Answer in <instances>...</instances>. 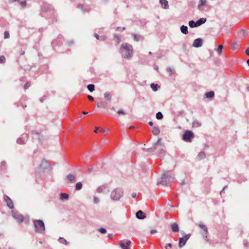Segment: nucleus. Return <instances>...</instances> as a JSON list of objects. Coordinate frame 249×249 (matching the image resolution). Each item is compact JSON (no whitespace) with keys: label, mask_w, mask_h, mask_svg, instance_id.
I'll return each mask as SVG.
<instances>
[{"label":"nucleus","mask_w":249,"mask_h":249,"mask_svg":"<svg viewBox=\"0 0 249 249\" xmlns=\"http://www.w3.org/2000/svg\"><path fill=\"white\" fill-rule=\"evenodd\" d=\"M240 34H242L243 37L244 38L246 37L248 35V33L244 29H242L240 31Z\"/></svg>","instance_id":"obj_42"},{"label":"nucleus","mask_w":249,"mask_h":249,"mask_svg":"<svg viewBox=\"0 0 249 249\" xmlns=\"http://www.w3.org/2000/svg\"><path fill=\"white\" fill-rule=\"evenodd\" d=\"M82 184L81 182H78L76 183L75 185V190L77 191L81 190L82 188Z\"/></svg>","instance_id":"obj_32"},{"label":"nucleus","mask_w":249,"mask_h":249,"mask_svg":"<svg viewBox=\"0 0 249 249\" xmlns=\"http://www.w3.org/2000/svg\"><path fill=\"white\" fill-rule=\"evenodd\" d=\"M160 3L164 9H167L169 8L168 2L166 0H160Z\"/></svg>","instance_id":"obj_21"},{"label":"nucleus","mask_w":249,"mask_h":249,"mask_svg":"<svg viewBox=\"0 0 249 249\" xmlns=\"http://www.w3.org/2000/svg\"><path fill=\"white\" fill-rule=\"evenodd\" d=\"M118 114H123V115H125V113L124 111L123 110H119L118 112H117Z\"/></svg>","instance_id":"obj_54"},{"label":"nucleus","mask_w":249,"mask_h":249,"mask_svg":"<svg viewBox=\"0 0 249 249\" xmlns=\"http://www.w3.org/2000/svg\"><path fill=\"white\" fill-rule=\"evenodd\" d=\"M194 137L195 135L193 132L191 130H187L184 132L182 139L186 142H191Z\"/></svg>","instance_id":"obj_5"},{"label":"nucleus","mask_w":249,"mask_h":249,"mask_svg":"<svg viewBox=\"0 0 249 249\" xmlns=\"http://www.w3.org/2000/svg\"><path fill=\"white\" fill-rule=\"evenodd\" d=\"M114 40L116 42L117 44H119L120 42V39L117 35H114Z\"/></svg>","instance_id":"obj_47"},{"label":"nucleus","mask_w":249,"mask_h":249,"mask_svg":"<svg viewBox=\"0 0 249 249\" xmlns=\"http://www.w3.org/2000/svg\"><path fill=\"white\" fill-rule=\"evenodd\" d=\"M167 71H168L169 73V74L170 75H172L175 73V70L174 69L171 67H168L166 69Z\"/></svg>","instance_id":"obj_35"},{"label":"nucleus","mask_w":249,"mask_h":249,"mask_svg":"<svg viewBox=\"0 0 249 249\" xmlns=\"http://www.w3.org/2000/svg\"><path fill=\"white\" fill-rule=\"evenodd\" d=\"M104 97L108 101L110 102L111 96L109 93L106 92L104 93Z\"/></svg>","instance_id":"obj_31"},{"label":"nucleus","mask_w":249,"mask_h":249,"mask_svg":"<svg viewBox=\"0 0 249 249\" xmlns=\"http://www.w3.org/2000/svg\"><path fill=\"white\" fill-rule=\"evenodd\" d=\"M199 227L201 228L202 229H203L204 230V231H205L206 232V233L207 234L208 231V229L207 228V227L203 224H199Z\"/></svg>","instance_id":"obj_37"},{"label":"nucleus","mask_w":249,"mask_h":249,"mask_svg":"<svg viewBox=\"0 0 249 249\" xmlns=\"http://www.w3.org/2000/svg\"><path fill=\"white\" fill-rule=\"evenodd\" d=\"M67 43L68 46L71 47L74 44V42L73 40H70L68 41Z\"/></svg>","instance_id":"obj_46"},{"label":"nucleus","mask_w":249,"mask_h":249,"mask_svg":"<svg viewBox=\"0 0 249 249\" xmlns=\"http://www.w3.org/2000/svg\"><path fill=\"white\" fill-rule=\"evenodd\" d=\"M188 24L191 28H195L198 27L196 21L195 22L193 20L189 21Z\"/></svg>","instance_id":"obj_26"},{"label":"nucleus","mask_w":249,"mask_h":249,"mask_svg":"<svg viewBox=\"0 0 249 249\" xmlns=\"http://www.w3.org/2000/svg\"><path fill=\"white\" fill-rule=\"evenodd\" d=\"M171 228L172 231L174 232H177L179 231L178 225L176 223L171 224Z\"/></svg>","instance_id":"obj_19"},{"label":"nucleus","mask_w":249,"mask_h":249,"mask_svg":"<svg viewBox=\"0 0 249 249\" xmlns=\"http://www.w3.org/2000/svg\"><path fill=\"white\" fill-rule=\"evenodd\" d=\"M35 136H36V137L38 138V139H39V140L40 141V142H42V136H41L39 134H38V133H35Z\"/></svg>","instance_id":"obj_44"},{"label":"nucleus","mask_w":249,"mask_h":249,"mask_svg":"<svg viewBox=\"0 0 249 249\" xmlns=\"http://www.w3.org/2000/svg\"><path fill=\"white\" fill-rule=\"evenodd\" d=\"M152 132L154 135H157L160 133V131L158 127L154 126L152 128Z\"/></svg>","instance_id":"obj_25"},{"label":"nucleus","mask_w":249,"mask_h":249,"mask_svg":"<svg viewBox=\"0 0 249 249\" xmlns=\"http://www.w3.org/2000/svg\"><path fill=\"white\" fill-rule=\"evenodd\" d=\"M161 140V139L159 138L158 139V141L153 144V147L149 148V150H150V151H154V150L157 148L158 146H160V147L159 148V150H160L159 154H162V155L164 153V150L163 149L164 146L161 143V142H160Z\"/></svg>","instance_id":"obj_6"},{"label":"nucleus","mask_w":249,"mask_h":249,"mask_svg":"<svg viewBox=\"0 0 249 249\" xmlns=\"http://www.w3.org/2000/svg\"><path fill=\"white\" fill-rule=\"evenodd\" d=\"M120 53L123 58L130 59L133 55L132 46L127 43L122 44L120 48Z\"/></svg>","instance_id":"obj_1"},{"label":"nucleus","mask_w":249,"mask_h":249,"mask_svg":"<svg viewBox=\"0 0 249 249\" xmlns=\"http://www.w3.org/2000/svg\"><path fill=\"white\" fill-rule=\"evenodd\" d=\"M42 9L43 10H44L46 12H48V11H51L52 10V9H53V8H52V5H51L50 4H45L42 6Z\"/></svg>","instance_id":"obj_20"},{"label":"nucleus","mask_w":249,"mask_h":249,"mask_svg":"<svg viewBox=\"0 0 249 249\" xmlns=\"http://www.w3.org/2000/svg\"><path fill=\"white\" fill-rule=\"evenodd\" d=\"M131 242L130 240H127L125 243L124 241L119 242V245L122 249H129Z\"/></svg>","instance_id":"obj_9"},{"label":"nucleus","mask_w":249,"mask_h":249,"mask_svg":"<svg viewBox=\"0 0 249 249\" xmlns=\"http://www.w3.org/2000/svg\"><path fill=\"white\" fill-rule=\"evenodd\" d=\"M239 46V45L238 44V42L235 41L231 45V48L232 50L234 51Z\"/></svg>","instance_id":"obj_30"},{"label":"nucleus","mask_w":249,"mask_h":249,"mask_svg":"<svg viewBox=\"0 0 249 249\" xmlns=\"http://www.w3.org/2000/svg\"><path fill=\"white\" fill-rule=\"evenodd\" d=\"M132 36H133L134 40L137 42L139 41L141 39H143V37L139 35L133 34H132Z\"/></svg>","instance_id":"obj_24"},{"label":"nucleus","mask_w":249,"mask_h":249,"mask_svg":"<svg viewBox=\"0 0 249 249\" xmlns=\"http://www.w3.org/2000/svg\"><path fill=\"white\" fill-rule=\"evenodd\" d=\"M99 231L101 233H105L107 232V230L105 228H101L99 229Z\"/></svg>","instance_id":"obj_49"},{"label":"nucleus","mask_w":249,"mask_h":249,"mask_svg":"<svg viewBox=\"0 0 249 249\" xmlns=\"http://www.w3.org/2000/svg\"><path fill=\"white\" fill-rule=\"evenodd\" d=\"M60 198L61 200H66L69 198V195L66 193H61Z\"/></svg>","instance_id":"obj_29"},{"label":"nucleus","mask_w":249,"mask_h":249,"mask_svg":"<svg viewBox=\"0 0 249 249\" xmlns=\"http://www.w3.org/2000/svg\"><path fill=\"white\" fill-rule=\"evenodd\" d=\"M157 232V231L156 230H152L150 231L151 234H154L155 233H156Z\"/></svg>","instance_id":"obj_60"},{"label":"nucleus","mask_w":249,"mask_h":249,"mask_svg":"<svg viewBox=\"0 0 249 249\" xmlns=\"http://www.w3.org/2000/svg\"><path fill=\"white\" fill-rule=\"evenodd\" d=\"M88 98L90 100V101H93L94 100V98L91 96V95H88Z\"/></svg>","instance_id":"obj_57"},{"label":"nucleus","mask_w":249,"mask_h":249,"mask_svg":"<svg viewBox=\"0 0 249 249\" xmlns=\"http://www.w3.org/2000/svg\"><path fill=\"white\" fill-rule=\"evenodd\" d=\"M65 180L67 183H74L76 181L75 175L70 174L68 175L65 178Z\"/></svg>","instance_id":"obj_12"},{"label":"nucleus","mask_w":249,"mask_h":249,"mask_svg":"<svg viewBox=\"0 0 249 249\" xmlns=\"http://www.w3.org/2000/svg\"><path fill=\"white\" fill-rule=\"evenodd\" d=\"M44 100H45L44 97H42L41 98H40L39 100H40V102H43Z\"/></svg>","instance_id":"obj_64"},{"label":"nucleus","mask_w":249,"mask_h":249,"mask_svg":"<svg viewBox=\"0 0 249 249\" xmlns=\"http://www.w3.org/2000/svg\"><path fill=\"white\" fill-rule=\"evenodd\" d=\"M223 49V45L222 44L219 45L216 50V52L218 55H221L222 53V50Z\"/></svg>","instance_id":"obj_28"},{"label":"nucleus","mask_w":249,"mask_h":249,"mask_svg":"<svg viewBox=\"0 0 249 249\" xmlns=\"http://www.w3.org/2000/svg\"><path fill=\"white\" fill-rule=\"evenodd\" d=\"M131 196L133 198H135L137 196V194L136 193H133L131 195Z\"/></svg>","instance_id":"obj_62"},{"label":"nucleus","mask_w":249,"mask_h":249,"mask_svg":"<svg viewBox=\"0 0 249 249\" xmlns=\"http://www.w3.org/2000/svg\"><path fill=\"white\" fill-rule=\"evenodd\" d=\"M175 178L171 176L168 171H164L161 177L158 179V183L163 186H169L174 182Z\"/></svg>","instance_id":"obj_2"},{"label":"nucleus","mask_w":249,"mask_h":249,"mask_svg":"<svg viewBox=\"0 0 249 249\" xmlns=\"http://www.w3.org/2000/svg\"><path fill=\"white\" fill-rule=\"evenodd\" d=\"M78 8L82 10L84 12L85 11V10L84 9V6L82 4H79L78 5Z\"/></svg>","instance_id":"obj_55"},{"label":"nucleus","mask_w":249,"mask_h":249,"mask_svg":"<svg viewBox=\"0 0 249 249\" xmlns=\"http://www.w3.org/2000/svg\"><path fill=\"white\" fill-rule=\"evenodd\" d=\"M4 201L6 203L7 206L10 209H12L14 208V204L12 199L7 196H4Z\"/></svg>","instance_id":"obj_11"},{"label":"nucleus","mask_w":249,"mask_h":249,"mask_svg":"<svg viewBox=\"0 0 249 249\" xmlns=\"http://www.w3.org/2000/svg\"><path fill=\"white\" fill-rule=\"evenodd\" d=\"M136 216L138 219L142 220L146 217V215L142 210H139L136 213Z\"/></svg>","instance_id":"obj_17"},{"label":"nucleus","mask_w":249,"mask_h":249,"mask_svg":"<svg viewBox=\"0 0 249 249\" xmlns=\"http://www.w3.org/2000/svg\"><path fill=\"white\" fill-rule=\"evenodd\" d=\"M12 214L13 217L19 222H22L23 221L24 217L22 215L16 212L12 211Z\"/></svg>","instance_id":"obj_10"},{"label":"nucleus","mask_w":249,"mask_h":249,"mask_svg":"<svg viewBox=\"0 0 249 249\" xmlns=\"http://www.w3.org/2000/svg\"><path fill=\"white\" fill-rule=\"evenodd\" d=\"M245 53L246 54L249 56V47L246 50Z\"/></svg>","instance_id":"obj_58"},{"label":"nucleus","mask_w":249,"mask_h":249,"mask_svg":"<svg viewBox=\"0 0 249 249\" xmlns=\"http://www.w3.org/2000/svg\"><path fill=\"white\" fill-rule=\"evenodd\" d=\"M206 20H207L206 18H199V19H198L196 21V23L197 24V26H199L201 25L202 24L205 23L206 21Z\"/></svg>","instance_id":"obj_23"},{"label":"nucleus","mask_w":249,"mask_h":249,"mask_svg":"<svg viewBox=\"0 0 249 249\" xmlns=\"http://www.w3.org/2000/svg\"><path fill=\"white\" fill-rule=\"evenodd\" d=\"M0 167L2 170L5 169L6 167V164L5 161H2L0 164Z\"/></svg>","instance_id":"obj_41"},{"label":"nucleus","mask_w":249,"mask_h":249,"mask_svg":"<svg viewBox=\"0 0 249 249\" xmlns=\"http://www.w3.org/2000/svg\"><path fill=\"white\" fill-rule=\"evenodd\" d=\"M93 202L95 204H98L99 202V199L96 196H94Z\"/></svg>","instance_id":"obj_48"},{"label":"nucleus","mask_w":249,"mask_h":249,"mask_svg":"<svg viewBox=\"0 0 249 249\" xmlns=\"http://www.w3.org/2000/svg\"><path fill=\"white\" fill-rule=\"evenodd\" d=\"M28 138V135L27 134H23L20 138L17 139V142L18 144H25L27 142Z\"/></svg>","instance_id":"obj_8"},{"label":"nucleus","mask_w":249,"mask_h":249,"mask_svg":"<svg viewBox=\"0 0 249 249\" xmlns=\"http://www.w3.org/2000/svg\"><path fill=\"white\" fill-rule=\"evenodd\" d=\"M214 95V93L213 91H210L209 92H207L205 94L206 97L207 98H213Z\"/></svg>","instance_id":"obj_27"},{"label":"nucleus","mask_w":249,"mask_h":249,"mask_svg":"<svg viewBox=\"0 0 249 249\" xmlns=\"http://www.w3.org/2000/svg\"><path fill=\"white\" fill-rule=\"evenodd\" d=\"M105 189V187H104V186H100L97 189V191L98 192V193H102L103 192L104 190Z\"/></svg>","instance_id":"obj_43"},{"label":"nucleus","mask_w":249,"mask_h":249,"mask_svg":"<svg viewBox=\"0 0 249 249\" xmlns=\"http://www.w3.org/2000/svg\"><path fill=\"white\" fill-rule=\"evenodd\" d=\"M200 126H201V124L198 121L196 120L194 121V122H193V127H199Z\"/></svg>","instance_id":"obj_36"},{"label":"nucleus","mask_w":249,"mask_h":249,"mask_svg":"<svg viewBox=\"0 0 249 249\" xmlns=\"http://www.w3.org/2000/svg\"><path fill=\"white\" fill-rule=\"evenodd\" d=\"M204 239L207 242H209V240L207 238V235L206 233V235L204 236Z\"/></svg>","instance_id":"obj_61"},{"label":"nucleus","mask_w":249,"mask_h":249,"mask_svg":"<svg viewBox=\"0 0 249 249\" xmlns=\"http://www.w3.org/2000/svg\"><path fill=\"white\" fill-rule=\"evenodd\" d=\"M5 61V57L3 55L0 56V63H4Z\"/></svg>","instance_id":"obj_45"},{"label":"nucleus","mask_w":249,"mask_h":249,"mask_svg":"<svg viewBox=\"0 0 249 249\" xmlns=\"http://www.w3.org/2000/svg\"><path fill=\"white\" fill-rule=\"evenodd\" d=\"M198 157L199 160H201V159H203L205 158V157H206L205 153L203 151L199 152L198 155Z\"/></svg>","instance_id":"obj_34"},{"label":"nucleus","mask_w":249,"mask_h":249,"mask_svg":"<svg viewBox=\"0 0 249 249\" xmlns=\"http://www.w3.org/2000/svg\"><path fill=\"white\" fill-rule=\"evenodd\" d=\"M63 37L61 36H59L56 39H54L52 42L53 46L60 45L62 44Z\"/></svg>","instance_id":"obj_14"},{"label":"nucleus","mask_w":249,"mask_h":249,"mask_svg":"<svg viewBox=\"0 0 249 249\" xmlns=\"http://www.w3.org/2000/svg\"><path fill=\"white\" fill-rule=\"evenodd\" d=\"M30 86V82H26L24 86V89H26Z\"/></svg>","instance_id":"obj_51"},{"label":"nucleus","mask_w":249,"mask_h":249,"mask_svg":"<svg viewBox=\"0 0 249 249\" xmlns=\"http://www.w3.org/2000/svg\"><path fill=\"white\" fill-rule=\"evenodd\" d=\"M35 227V231L36 232L43 234L45 231V224L41 220H34L33 221Z\"/></svg>","instance_id":"obj_3"},{"label":"nucleus","mask_w":249,"mask_h":249,"mask_svg":"<svg viewBox=\"0 0 249 249\" xmlns=\"http://www.w3.org/2000/svg\"><path fill=\"white\" fill-rule=\"evenodd\" d=\"M207 6V1L206 0H199V4L197 6V9L199 11H203V7Z\"/></svg>","instance_id":"obj_16"},{"label":"nucleus","mask_w":249,"mask_h":249,"mask_svg":"<svg viewBox=\"0 0 249 249\" xmlns=\"http://www.w3.org/2000/svg\"><path fill=\"white\" fill-rule=\"evenodd\" d=\"M124 195V190L121 188H117L113 189L111 192L110 198L114 201L120 200Z\"/></svg>","instance_id":"obj_4"},{"label":"nucleus","mask_w":249,"mask_h":249,"mask_svg":"<svg viewBox=\"0 0 249 249\" xmlns=\"http://www.w3.org/2000/svg\"><path fill=\"white\" fill-rule=\"evenodd\" d=\"M109 130L108 129H107V130H105V129H101V132L103 133L104 135H106L107 132H108Z\"/></svg>","instance_id":"obj_53"},{"label":"nucleus","mask_w":249,"mask_h":249,"mask_svg":"<svg viewBox=\"0 0 249 249\" xmlns=\"http://www.w3.org/2000/svg\"><path fill=\"white\" fill-rule=\"evenodd\" d=\"M97 106L99 108H106L107 107L108 104L106 102L102 101L97 103Z\"/></svg>","instance_id":"obj_18"},{"label":"nucleus","mask_w":249,"mask_h":249,"mask_svg":"<svg viewBox=\"0 0 249 249\" xmlns=\"http://www.w3.org/2000/svg\"><path fill=\"white\" fill-rule=\"evenodd\" d=\"M203 40L201 38H198L194 41L193 46L196 48H199L202 45Z\"/></svg>","instance_id":"obj_13"},{"label":"nucleus","mask_w":249,"mask_h":249,"mask_svg":"<svg viewBox=\"0 0 249 249\" xmlns=\"http://www.w3.org/2000/svg\"><path fill=\"white\" fill-rule=\"evenodd\" d=\"M88 89L90 92H93L95 89V86L93 84H89L88 85Z\"/></svg>","instance_id":"obj_33"},{"label":"nucleus","mask_w":249,"mask_h":249,"mask_svg":"<svg viewBox=\"0 0 249 249\" xmlns=\"http://www.w3.org/2000/svg\"><path fill=\"white\" fill-rule=\"evenodd\" d=\"M4 38H9L10 37L9 33L7 31L4 32Z\"/></svg>","instance_id":"obj_50"},{"label":"nucleus","mask_w":249,"mask_h":249,"mask_svg":"<svg viewBox=\"0 0 249 249\" xmlns=\"http://www.w3.org/2000/svg\"><path fill=\"white\" fill-rule=\"evenodd\" d=\"M20 4H21V5L22 6H23V7H25V6H26V2L25 1H21V2H20Z\"/></svg>","instance_id":"obj_56"},{"label":"nucleus","mask_w":249,"mask_h":249,"mask_svg":"<svg viewBox=\"0 0 249 249\" xmlns=\"http://www.w3.org/2000/svg\"><path fill=\"white\" fill-rule=\"evenodd\" d=\"M107 237H108L109 238L111 239V238H113V234H112V233H109V234H108V235H107Z\"/></svg>","instance_id":"obj_59"},{"label":"nucleus","mask_w":249,"mask_h":249,"mask_svg":"<svg viewBox=\"0 0 249 249\" xmlns=\"http://www.w3.org/2000/svg\"><path fill=\"white\" fill-rule=\"evenodd\" d=\"M58 241L61 244L65 245H67L68 244V242L67 241V240L63 237H59Z\"/></svg>","instance_id":"obj_39"},{"label":"nucleus","mask_w":249,"mask_h":249,"mask_svg":"<svg viewBox=\"0 0 249 249\" xmlns=\"http://www.w3.org/2000/svg\"><path fill=\"white\" fill-rule=\"evenodd\" d=\"M151 87L153 91H156L158 90V85L152 83L151 84Z\"/></svg>","instance_id":"obj_40"},{"label":"nucleus","mask_w":249,"mask_h":249,"mask_svg":"<svg viewBox=\"0 0 249 249\" xmlns=\"http://www.w3.org/2000/svg\"><path fill=\"white\" fill-rule=\"evenodd\" d=\"M40 168L43 169H47L50 167V164L45 160H43L39 165Z\"/></svg>","instance_id":"obj_15"},{"label":"nucleus","mask_w":249,"mask_h":249,"mask_svg":"<svg viewBox=\"0 0 249 249\" xmlns=\"http://www.w3.org/2000/svg\"><path fill=\"white\" fill-rule=\"evenodd\" d=\"M125 29V27L121 28V27H117V31H120V32H123V31H124Z\"/></svg>","instance_id":"obj_52"},{"label":"nucleus","mask_w":249,"mask_h":249,"mask_svg":"<svg viewBox=\"0 0 249 249\" xmlns=\"http://www.w3.org/2000/svg\"><path fill=\"white\" fill-rule=\"evenodd\" d=\"M191 236L190 234H186L184 237H180L179 238L178 241V246L179 248H181L183 246H184L187 241V240L189 239Z\"/></svg>","instance_id":"obj_7"},{"label":"nucleus","mask_w":249,"mask_h":249,"mask_svg":"<svg viewBox=\"0 0 249 249\" xmlns=\"http://www.w3.org/2000/svg\"><path fill=\"white\" fill-rule=\"evenodd\" d=\"M180 31L182 34L187 35L188 33V27L184 25H182L180 27Z\"/></svg>","instance_id":"obj_22"},{"label":"nucleus","mask_w":249,"mask_h":249,"mask_svg":"<svg viewBox=\"0 0 249 249\" xmlns=\"http://www.w3.org/2000/svg\"><path fill=\"white\" fill-rule=\"evenodd\" d=\"M156 117L158 120H161L163 118V116L162 113L159 111L158 113H157Z\"/></svg>","instance_id":"obj_38"},{"label":"nucleus","mask_w":249,"mask_h":249,"mask_svg":"<svg viewBox=\"0 0 249 249\" xmlns=\"http://www.w3.org/2000/svg\"><path fill=\"white\" fill-rule=\"evenodd\" d=\"M94 36L97 39H99L100 38V36L97 34H94Z\"/></svg>","instance_id":"obj_63"}]
</instances>
